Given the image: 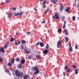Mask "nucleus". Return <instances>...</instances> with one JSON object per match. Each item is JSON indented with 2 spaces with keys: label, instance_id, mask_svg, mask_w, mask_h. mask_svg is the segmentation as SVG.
Listing matches in <instances>:
<instances>
[{
  "label": "nucleus",
  "instance_id": "2f4dec72",
  "mask_svg": "<svg viewBox=\"0 0 79 79\" xmlns=\"http://www.w3.org/2000/svg\"><path fill=\"white\" fill-rule=\"evenodd\" d=\"M26 43V41L25 40H22V43L23 44H24Z\"/></svg>",
  "mask_w": 79,
  "mask_h": 79
},
{
  "label": "nucleus",
  "instance_id": "864d4df0",
  "mask_svg": "<svg viewBox=\"0 0 79 79\" xmlns=\"http://www.w3.org/2000/svg\"><path fill=\"white\" fill-rule=\"evenodd\" d=\"M63 74L64 76H65V73L64 72L63 73Z\"/></svg>",
  "mask_w": 79,
  "mask_h": 79
},
{
  "label": "nucleus",
  "instance_id": "dca6fc26",
  "mask_svg": "<svg viewBox=\"0 0 79 79\" xmlns=\"http://www.w3.org/2000/svg\"><path fill=\"white\" fill-rule=\"evenodd\" d=\"M36 58L37 60H40L41 58V56L40 55H38L36 56Z\"/></svg>",
  "mask_w": 79,
  "mask_h": 79
},
{
  "label": "nucleus",
  "instance_id": "f257e3e1",
  "mask_svg": "<svg viewBox=\"0 0 79 79\" xmlns=\"http://www.w3.org/2000/svg\"><path fill=\"white\" fill-rule=\"evenodd\" d=\"M15 75L19 77H23L24 76V73L22 72H19V71L16 70L15 71Z\"/></svg>",
  "mask_w": 79,
  "mask_h": 79
},
{
  "label": "nucleus",
  "instance_id": "bb28decb",
  "mask_svg": "<svg viewBox=\"0 0 79 79\" xmlns=\"http://www.w3.org/2000/svg\"><path fill=\"white\" fill-rule=\"evenodd\" d=\"M20 47H21V49L22 50L24 49V45H21Z\"/></svg>",
  "mask_w": 79,
  "mask_h": 79
},
{
  "label": "nucleus",
  "instance_id": "f704fd0d",
  "mask_svg": "<svg viewBox=\"0 0 79 79\" xmlns=\"http://www.w3.org/2000/svg\"><path fill=\"white\" fill-rule=\"evenodd\" d=\"M49 48V45H47L46 46V48L47 50V49Z\"/></svg>",
  "mask_w": 79,
  "mask_h": 79
},
{
  "label": "nucleus",
  "instance_id": "f8f14e48",
  "mask_svg": "<svg viewBox=\"0 0 79 79\" xmlns=\"http://www.w3.org/2000/svg\"><path fill=\"white\" fill-rule=\"evenodd\" d=\"M70 9V8L69 7H68L65 10V11L66 12H67V13H69V10Z\"/></svg>",
  "mask_w": 79,
  "mask_h": 79
},
{
  "label": "nucleus",
  "instance_id": "423d86ee",
  "mask_svg": "<svg viewBox=\"0 0 79 79\" xmlns=\"http://www.w3.org/2000/svg\"><path fill=\"white\" fill-rule=\"evenodd\" d=\"M24 52L25 53H31V51L29 50V49H25Z\"/></svg>",
  "mask_w": 79,
  "mask_h": 79
},
{
  "label": "nucleus",
  "instance_id": "09e8293b",
  "mask_svg": "<svg viewBox=\"0 0 79 79\" xmlns=\"http://www.w3.org/2000/svg\"><path fill=\"white\" fill-rule=\"evenodd\" d=\"M77 8H79V3H78L77 5Z\"/></svg>",
  "mask_w": 79,
  "mask_h": 79
},
{
  "label": "nucleus",
  "instance_id": "f3484780",
  "mask_svg": "<svg viewBox=\"0 0 79 79\" xmlns=\"http://www.w3.org/2000/svg\"><path fill=\"white\" fill-rule=\"evenodd\" d=\"M49 10H50V9L49 8H48L45 11L44 14H46L47 13V12H48V11H49Z\"/></svg>",
  "mask_w": 79,
  "mask_h": 79
},
{
  "label": "nucleus",
  "instance_id": "cd10ccee",
  "mask_svg": "<svg viewBox=\"0 0 79 79\" xmlns=\"http://www.w3.org/2000/svg\"><path fill=\"white\" fill-rule=\"evenodd\" d=\"M60 11H62L63 10V6H61L59 8Z\"/></svg>",
  "mask_w": 79,
  "mask_h": 79
},
{
  "label": "nucleus",
  "instance_id": "72a5a7b5",
  "mask_svg": "<svg viewBox=\"0 0 79 79\" xmlns=\"http://www.w3.org/2000/svg\"><path fill=\"white\" fill-rule=\"evenodd\" d=\"M14 40H15L14 38H12L10 39V42H13V41H14Z\"/></svg>",
  "mask_w": 79,
  "mask_h": 79
},
{
  "label": "nucleus",
  "instance_id": "4d7b16f0",
  "mask_svg": "<svg viewBox=\"0 0 79 79\" xmlns=\"http://www.w3.org/2000/svg\"><path fill=\"white\" fill-rule=\"evenodd\" d=\"M43 6H44V8H46V6H45V5H43Z\"/></svg>",
  "mask_w": 79,
  "mask_h": 79
},
{
  "label": "nucleus",
  "instance_id": "ea45409f",
  "mask_svg": "<svg viewBox=\"0 0 79 79\" xmlns=\"http://www.w3.org/2000/svg\"><path fill=\"white\" fill-rule=\"evenodd\" d=\"M45 1H44L43 3V5H45Z\"/></svg>",
  "mask_w": 79,
  "mask_h": 79
},
{
  "label": "nucleus",
  "instance_id": "9d476101",
  "mask_svg": "<svg viewBox=\"0 0 79 79\" xmlns=\"http://www.w3.org/2000/svg\"><path fill=\"white\" fill-rule=\"evenodd\" d=\"M48 52V50L47 49L43 51V53H44V54H47Z\"/></svg>",
  "mask_w": 79,
  "mask_h": 79
},
{
  "label": "nucleus",
  "instance_id": "ddd939ff",
  "mask_svg": "<svg viewBox=\"0 0 79 79\" xmlns=\"http://www.w3.org/2000/svg\"><path fill=\"white\" fill-rule=\"evenodd\" d=\"M64 32L65 33V34L67 35H68L69 34V33L68 32V30H67L65 29L64 30Z\"/></svg>",
  "mask_w": 79,
  "mask_h": 79
},
{
  "label": "nucleus",
  "instance_id": "2eb2a0df",
  "mask_svg": "<svg viewBox=\"0 0 79 79\" xmlns=\"http://www.w3.org/2000/svg\"><path fill=\"white\" fill-rule=\"evenodd\" d=\"M65 19V16H63L61 17V20H62V21H64Z\"/></svg>",
  "mask_w": 79,
  "mask_h": 79
},
{
  "label": "nucleus",
  "instance_id": "a878e982",
  "mask_svg": "<svg viewBox=\"0 0 79 79\" xmlns=\"http://www.w3.org/2000/svg\"><path fill=\"white\" fill-rule=\"evenodd\" d=\"M61 28H59L58 30V33H61Z\"/></svg>",
  "mask_w": 79,
  "mask_h": 79
},
{
  "label": "nucleus",
  "instance_id": "6e6d98bb",
  "mask_svg": "<svg viewBox=\"0 0 79 79\" xmlns=\"http://www.w3.org/2000/svg\"><path fill=\"white\" fill-rule=\"evenodd\" d=\"M36 45H39V43H37L36 44Z\"/></svg>",
  "mask_w": 79,
  "mask_h": 79
},
{
  "label": "nucleus",
  "instance_id": "412c9836",
  "mask_svg": "<svg viewBox=\"0 0 79 79\" xmlns=\"http://www.w3.org/2000/svg\"><path fill=\"white\" fill-rule=\"evenodd\" d=\"M32 58H33V56H32V55H30L28 57V58L29 60H31Z\"/></svg>",
  "mask_w": 79,
  "mask_h": 79
},
{
  "label": "nucleus",
  "instance_id": "393cba45",
  "mask_svg": "<svg viewBox=\"0 0 79 79\" xmlns=\"http://www.w3.org/2000/svg\"><path fill=\"white\" fill-rule=\"evenodd\" d=\"M72 19L73 21H74L76 20V17L75 16H73L72 18Z\"/></svg>",
  "mask_w": 79,
  "mask_h": 79
},
{
  "label": "nucleus",
  "instance_id": "79ce46f5",
  "mask_svg": "<svg viewBox=\"0 0 79 79\" xmlns=\"http://www.w3.org/2000/svg\"><path fill=\"white\" fill-rule=\"evenodd\" d=\"M69 47H71V43H69Z\"/></svg>",
  "mask_w": 79,
  "mask_h": 79
},
{
  "label": "nucleus",
  "instance_id": "a211bd4d",
  "mask_svg": "<svg viewBox=\"0 0 79 79\" xmlns=\"http://www.w3.org/2000/svg\"><path fill=\"white\" fill-rule=\"evenodd\" d=\"M52 1L53 2V3H54V4H55L56 2H57L58 0H53Z\"/></svg>",
  "mask_w": 79,
  "mask_h": 79
},
{
  "label": "nucleus",
  "instance_id": "7c9ffc66",
  "mask_svg": "<svg viewBox=\"0 0 79 79\" xmlns=\"http://www.w3.org/2000/svg\"><path fill=\"white\" fill-rule=\"evenodd\" d=\"M16 61H19V58H17L15 59Z\"/></svg>",
  "mask_w": 79,
  "mask_h": 79
},
{
  "label": "nucleus",
  "instance_id": "3c124183",
  "mask_svg": "<svg viewBox=\"0 0 79 79\" xmlns=\"http://www.w3.org/2000/svg\"><path fill=\"white\" fill-rule=\"evenodd\" d=\"M45 23V21H44L43 22H41V23Z\"/></svg>",
  "mask_w": 79,
  "mask_h": 79
},
{
  "label": "nucleus",
  "instance_id": "473e14b6",
  "mask_svg": "<svg viewBox=\"0 0 79 79\" xmlns=\"http://www.w3.org/2000/svg\"><path fill=\"white\" fill-rule=\"evenodd\" d=\"M75 48H76V49H77V48H78V46H77V44H76V43H75Z\"/></svg>",
  "mask_w": 79,
  "mask_h": 79
},
{
  "label": "nucleus",
  "instance_id": "20e7f679",
  "mask_svg": "<svg viewBox=\"0 0 79 79\" xmlns=\"http://www.w3.org/2000/svg\"><path fill=\"white\" fill-rule=\"evenodd\" d=\"M55 18L56 19H59V16H58V13H56L55 14L54 16H52V19H55Z\"/></svg>",
  "mask_w": 79,
  "mask_h": 79
},
{
  "label": "nucleus",
  "instance_id": "c03bdc74",
  "mask_svg": "<svg viewBox=\"0 0 79 79\" xmlns=\"http://www.w3.org/2000/svg\"><path fill=\"white\" fill-rule=\"evenodd\" d=\"M5 71L6 73H9V71H8V70H6Z\"/></svg>",
  "mask_w": 79,
  "mask_h": 79
},
{
  "label": "nucleus",
  "instance_id": "f03ea898",
  "mask_svg": "<svg viewBox=\"0 0 79 79\" xmlns=\"http://www.w3.org/2000/svg\"><path fill=\"white\" fill-rule=\"evenodd\" d=\"M31 69L32 70H33V71H36L35 73H34V74L35 75H37V74H38L40 72L39 69L37 68V66L33 67Z\"/></svg>",
  "mask_w": 79,
  "mask_h": 79
},
{
  "label": "nucleus",
  "instance_id": "b1692460",
  "mask_svg": "<svg viewBox=\"0 0 79 79\" xmlns=\"http://www.w3.org/2000/svg\"><path fill=\"white\" fill-rule=\"evenodd\" d=\"M78 71H79L78 69H76L75 70V73L76 74H77V73H79V72H78Z\"/></svg>",
  "mask_w": 79,
  "mask_h": 79
},
{
  "label": "nucleus",
  "instance_id": "a18cd8bd",
  "mask_svg": "<svg viewBox=\"0 0 79 79\" xmlns=\"http://www.w3.org/2000/svg\"><path fill=\"white\" fill-rule=\"evenodd\" d=\"M3 61V59H2V58H0V61Z\"/></svg>",
  "mask_w": 79,
  "mask_h": 79
},
{
  "label": "nucleus",
  "instance_id": "0eeeda50",
  "mask_svg": "<svg viewBox=\"0 0 79 79\" xmlns=\"http://www.w3.org/2000/svg\"><path fill=\"white\" fill-rule=\"evenodd\" d=\"M65 69L67 71V72L70 73H71V71H70V68L67 67V66H66L65 67Z\"/></svg>",
  "mask_w": 79,
  "mask_h": 79
},
{
  "label": "nucleus",
  "instance_id": "8fccbe9b",
  "mask_svg": "<svg viewBox=\"0 0 79 79\" xmlns=\"http://www.w3.org/2000/svg\"><path fill=\"white\" fill-rule=\"evenodd\" d=\"M40 39L41 40H42V41H44V40L42 39V38L41 37Z\"/></svg>",
  "mask_w": 79,
  "mask_h": 79
},
{
  "label": "nucleus",
  "instance_id": "5fc2aeb1",
  "mask_svg": "<svg viewBox=\"0 0 79 79\" xmlns=\"http://www.w3.org/2000/svg\"><path fill=\"white\" fill-rule=\"evenodd\" d=\"M22 8V7L21 6H19V8L20 9H21V8Z\"/></svg>",
  "mask_w": 79,
  "mask_h": 79
},
{
  "label": "nucleus",
  "instance_id": "c85d7f7f",
  "mask_svg": "<svg viewBox=\"0 0 79 79\" xmlns=\"http://www.w3.org/2000/svg\"><path fill=\"white\" fill-rule=\"evenodd\" d=\"M8 44H6V45H5L4 46V48L5 49L7 48L8 47Z\"/></svg>",
  "mask_w": 79,
  "mask_h": 79
},
{
  "label": "nucleus",
  "instance_id": "603ef678",
  "mask_svg": "<svg viewBox=\"0 0 79 79\" xmlns=\"http://www.w3.org/2000/svg\"><path fill=\"white\" fill-rule=\"evenodd\" d=\"M66 21H64V25H66Z\"/></svg>",
  "mask_w": 79,
  "mask_h": 79
},
{
  "label": "nucleus",
  "instance_id": "4c0bfd02",
  "mask_svg": "<svg viewBox=\"0 0 79 79\" xmlns=\"http://www.w3.org/2000/svg\"><path fill=\"white\" fill-rule=\"evenodd\" d=\"M8 65L9 66H12V64H11V63H9L8 64Z\"/></svg>",
  "mask_w": 79,
  "mask_h": 79
},
{
  "label": "nucleus",
  "instance_id": "5701e85b",
  "mask_svg": "<svg viewBox=\"0 0 79 79\" xmlns=\"http://www.w3.org/2000/svg\"><path fill=\"white\" fill-rule=\"evenodd\" d=\"M40 45L41 47H44V44L42 42L40 43Z\"/></svg>",
  "mask_w": 79,
  "mask_h": 79
},
{
  "label": "nucleus",
  "instance_id": "49530a36",
  "mask_svg": "<svg viewBox=\"0 0 79 79\" xmlns=\"http://www.w3.org/2000/svg\"><path fill=\"white\" fill-rule=\"evenodd\" d=\"M73 68H76V66L75 65H73Z\"/></svg>",
  "mask_w": 79,
  "mask_h": 79
},
{
  "label": "nucleus",
  "instance_id": "052dcab7",
  "mask_svg": "<svg viewBox=\"0 0 79 79\" xmlns=\"http://www.w3.org/2000/svg\"><path fill=\"white\" fill-rule=\"evenodd\" d=\"M2 5H3L4 4H5V3H2Z\"/></svg>",
  "mask_w": 79,
  "mask_h": 79
},
{
  "label": "nucleus",
  "instance_id": "de8ad7c7",
  "mask_svg": "<svg viewBox=\"0 0 79 79\" xmlns=\"http://www.w3.org/2000/svg\"><path fill=\"white\" fill-rule=\"evenodd\" d=\"M34 10L35 11H37V9H36V7L34 8Z\"/></svg>",
  "mask_w": 79,
  "mask_h": 79
},
{
  "label": "nucleus",
  "instance_id": "6e6552de",
  "mask_svg": "<svg viewBox=\"0 0 79 79\" xmlns=\"http://www.w3.org/2000/svg\"><path fill=\"white\" fill-rule=\"evenodd\" d=\"M24 79H27L29 77V76L28 75H25L23 77Z\"/></svg>",
  "mask_w": 79,
  "mask_h": 79
},
{
  "label": "nucleus",
  "instance_id": "4be33fe9",
  "mask_svg": "<svg viewBox=\"0 0 79 79\" xmlns=\"http://www.w3.org/2000/svg\"><path fill=\"white\" fill-rule=\"evenodd\" d=\"M14 62H15V59L14 58H12L11 60V63H14Z\"/></svg>",
  "mask_w": 79,
  "mask_h": 79
},
{
  "label": "nucleus",
  "instance_id": "6ab92c4d",
  "mask_svg": "<svg viewBox=\"0 0 79 79\" xmlns=\"http://www.w3.org/2000/svg\"><path fill=\"white\" fill-rule=\"evenodd\" d=\"M65 38L66 42H68V41L69 40V39L68 38V37L65 36Z\"/></svg>",
  "mask_w": 79,
  "mask_h": 79
},
{
  "label": "nucleus",
  "instance_id": "c756f323",
  "mask_svg": "<svg viewBox=\"0 0 79 79\" xmlns=\"http://www.w3.org/2000/svg\"><path fill=\"white\" fill-rule=\"evenodd\" d=\"M73 50V47H70L69 48V50L70 52L72 51V50Z\"/></svg>",
  "mask_w": 79,
  "mask_h": 79
},
{
  "label": "nucleus",
  "instance_id": "c9c22d12",
  "mask_svg": "<svg viewBox=\"0 0 79 79\" xmlns=\"http://www.w3.org/2000/svg\"><path fill=\"white\" fill-rule=\"evenodd\" d=\"M31 34V32L30 31L27 32V35H30V34Z\"/></svg>",
  "mask_w": 79,
  "mask_h": 79
},
{
  "label": "nucleus",
  "instance_id": "13d9d810",
  "mask_svg": "<svg viewBox=\"0 0 79 79\" xmlns=\"http://www.w3.org/2000/svg\"><path fill=\"white\" fill-rule=\"evenodd\" d=\"M77 1V0H74V1L75 2V3H76V1Z\"/></svg>",
  "mask_w": 79,
  "mask_h": 79
},
{
  "label": "nucleus",
  "instance_id": "4468645a",
  "mask_svg": "<svg viewBox=\"0 0 79 79\" xmlns=\"http://www.w3.org/2000/svg\"><path fill=\"white\" fill-rule=\"evenodd\" d=\"M11 16H12V14L10 13H8V18H10Z\"/></svg>",
  "mask_w": 79,
  "mask_h": 79
},
{
  "label": "nucleus",
  "instance_id": "a19ab883",
  "mask_svg": "<svg viewBox=\"0 0 79 79\" xmlns=\"http://www.w3.org/2000/svg\"><path fill=\"white\" fill-rule=\"evenodd\" d=\"M65 25H64L63 26V29H65L66 28Z\"/></svg>",
  "mask_w": 79,
  "mask_h": 79
},
{
  "label": "nucleus",
  "instance_id": "1a4fd4ad",
  "mask_svg": "<svg viewBox=\"0 0 79 79\" xmlns=\"http://www.w3.org/2000/svg\"><path fill=\"white\" fill-rule=\"evenodd\" d=\"M20 63L22 64H24V63H25V60L24 59H22L21 60V61L20 62Z\"/></svg>",
  "mask_w": 79,
  "mask_h": 79
},
{
  "label": "nucleus",
  "instance_id": "9b49d317",
  "mask_svg": "<svg viewBox=\"0 0 79 79\" xmlns=\"http://www.w3.org/2000/svg\"><path fill=\"white\" fill-rule=\"evenodd\" d=\"M2 52V53H5V51L4 50V48H2L0 49V52Z\"/></svg>",
  "mask_w": 79,
  "mask_h": 79
},
{
  "label": "nucleus",
  "instance_id": "37998d69",
  "mask_svg": "<svg viewBox=\"0 0 79 79\" xmlns=\"http://www.w3.org/2000/svg\"><path fill=\"white\" fill-rule=\"evenodd\" d=\"M12 9L13 10H16V8H12Z\"/></svg>",
  "mask_w": 79,
  "mask_h": 79
},
{
  "label": "nucleus",
  "instance_id": "aec40b11",
  "mask_svg": "<svg viewBox=\"0 0 79 79\" xmlns=\"http://www.w3.org/2000/svg\"><path fill=\"white\" fill-rule=\"evenodd\" d=\"M20 43H21V42H20V41H19L18 43H17V42H15V45H16L18 46V44L19 45V44H20Z\"/></svg>",
  "mask_w": 79,
  "mask_h": 79
},
{
  "label": "nucleus",
  "instance_id": "bf43d9fd",
  "mask_svg": "<svg viewBox=\"0 0 79 79\" xmlns=\"http://www.w3.org/2000/svg\"><path fill=\"white\" fill-rule=\"evenodd\" d=\"M43 0H40V2H42V1Z\"/></svg>",
  "mask_w": 79,
  "mask_h": 79
},
{
  "label": "nucleus",
  "instance_id": "e433bc0d",
  "mask_svg": "<svg viewBox=\"0 0 79 79\" xmlns=\"http://www.w3.org/2000/svg\"><path fill=\"white\" fill-rule=\"evenodd\" d=\"M10 0H6V3H10Z\"/></svg>",
  "mask_w": 79,
  "mask_h": 79
},
{
  "label": "nucleus",
  "instance_id": "58836bf2",
  "mask_svg": "<svg viewBox=\"0 0 79 79\" xmlns=\"http://www.w3.org/2000/svg\"><path fill=\"white\" fill-rule=\"evenodd\" d=\"M22 66V64H19V68H21Z\"/></svg>",
  "mask_w": 79,
  "mask_h": 79
},
{
  "label": "nucleus",
  "instance_id": "7ed1b4c3",
  "mask_svg": "<svg viewBox=\"0 0 79 79\" xmlns=\"http://www.w3.org/2000/svg\"><path fill=\"white\" fill-rule=\"evenodd\" d=\"M61 42H62V40H60L57 42V48H60V47H61V46L62 44Z\"/></svg>",
  "mask_w": 79,
  "mask_h": 79
},
{
  "label": "nucleus",
  "instance_id": "39448f33",
  "mask_svg": "<svg viewBox=\"0 0 79 79\" xmlns=\"http://www.w3.org/2000/svg\"><path fill=\"white\" fill-rule=\"evenodd\" d=\"M24 13V12H21L19 13H18L17 14H15V16H18V15H19L20 16H21V15H23V14Z\"/></svg>",
  "mask_w": 79,
  "mask_h": 79
}]
</instances>
